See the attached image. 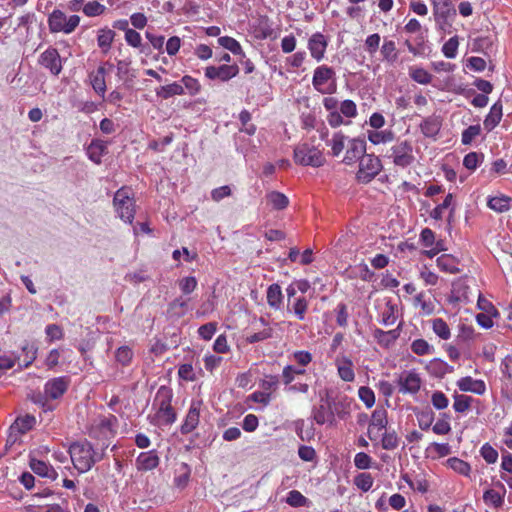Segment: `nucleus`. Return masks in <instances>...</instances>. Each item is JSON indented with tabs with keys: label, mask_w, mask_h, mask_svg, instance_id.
Returning <instances> with one entry per match:
<instances>
[{
	"label": "nucleus",
	"mask_w": 512,
	"mask_h": 512,
	"mask_svg": "<svg viewBox=\"0 0 512 512\" xmlns=\"http://www.w3.org/2000/svg\"><path fill=\"white\" fill-rule=\"evenodd\" d=\"M69 454L75 469L79 473H85L103 459L104 450L98 452L89 441L83 440L73 442L69 447Z\"/></svg>",
	"instance_id": "obj_1"
},
{
	"label": "nucleus",
	"mask_w": 512,
	"mask_h": 512,
	"mask_svg": "<svg viewBox=\"0 0 512 512\" xmlns=\"http://www.w3.org/2000/svg\"><path fill=\"white\" fill-rule=\"evenodd\" d=\"M312 84L321 94H334L337 91L336 74L333 68L326 65L318 66L314 70Z\"/></svg>",
	"instance_id": "obj_2"
},
{
	"label": "nucleus",
	"mask_w": 512,
	"mask_h": 512,
	"mask_svg": "<svg viewBox=\"0 0 512 512\" xmlns=\"http://www.w3.org/2000/svg\"><path fill=\"white\" fill-rule=\"evenodd\" d=\"M113 204L120 219L132 224L136 210L135 201L130 197L128 188L122 187L116 191Z\"/></svg>",
	"instance_id": "obj_3"
},
{
	"label": "nucleus",
	"mask_w": 512,
	"mask_h": 512,
	"mask_svg": "<svg viewBox=\"0 0 512 512\" xmlns=\"http://www.w3.org/2000/svg\"><path fill=\"white\" fill-rule=\"evenodd\" d=\"M172 390L166 386H161L155 397V403L158 405L157 417L166 425L172 424L176 420V412L171 405Z\"/></svg>",
	"instance_id": "obj_4"
},
{
	"label": "nucleus",
	"mask_w": 512,
	"mask_h": 512,
	"mask_svg": "<svg viewBox=\"0 0 512 512\" xmlns=\"http://www.w3.org/2000/svg\"><path fill=\"white\" fill-rule=\"evenodd\" d=\"M293 156L295 163L302 166L320 167L325 162L322 152L307 143L296 146Z\"/></svg>",
	"instance_id": "obj_5"
},
{
	"label": "nucleus",
	"mask_w": 512,
	"mask_h": 512,
	"mask_svg": "<svg viewBox=\"0 0 512 512\" xmlns=\"http://www.w3.org/2000/svg\"><path fill=\"white\" fill-rule=\"evenodd\" d=\"M80 23L78 15H71L67 18L66 14L61 10H54L48 17L49 30L52 33L63 32L65 34L72 33Z\"/></svg>",
	"instance_id": "obj_6"
},
{
	"label": "nucleus",
	"mask_w": 512,
	"mask_h": 512,
	"mask_svg": "<svg viewBox=\"0 0 512 512\" xmlns=\"http://www.w3.org/2000/svg\"><path fill=\"white\" fill-rule=\"evenodd\" d=\"M381 160L373 154H365L359 162L357 180L367 184L372 181L382 170Z\"/></svg>",
	"instance_id": "obj_7"
},
{
	"label": "nucleus",
	"mask_w": 512,
	"mask_h": 512,
	"mask_svg": "<svg viewBox=\"0 0 512 512\" xmlns=\"http://www.w3.org/2000/svg\"><path fill=\"white\" fill-rule=\"evenodd\" d=\"M386 157L392 159L396 166L402 168L408 167L415 160L412 144L407 140L393 145L390 150L387 151Z\"/></svg>",
	"instance_id": "obj_8"
},
{
	"label": "nucleus",
	"mask_w": 512,
	"mask_h": 512,
	"mask_svg": "<svg viewBox=\"0 0 512 512\" xmlns=\"http://www.w3.org/2000/svg\"><path fill=\"white\" fill-rule=\"evenodd\" d=\"M239 73L237 65H221L218 67L208 66L205 69V76L211 80L219 79L223 82L228 81Z\"/></svg>",
	"instance_id": "obj_9"
},
{
	"label": "nucleus",
	"mask_w": 512,
	"mask_h": 512,
	"mask_svg": "<svg viewBox=\"0 0 512 512\" xmlns=\"http://www.w3.org/2000/svg\"><path fill=\"white\" fill-rule=\"evenodd\" d=\"M39 64L50 70V72L58 76L62 71V62L56 48H48L39 58Z\"/></svg>",
	"instance_id": "obj_10"
},
{
	"label": "nucleus",
	"mask_w": 512,
	"mask_h": 512,
	"mask_svg": "<svg viewBox=\"0 0 512 512\" xmlns=\"http://www.w3.org/2000/svg\"><path fill=\"white\" fill-rule=\"evenodd\" d=\"M366 154V142L360 138H354L349 142L348 149L346 151L343 162L347 165H351L356 161L362 159Z\"/></svg>",
	"instance_id": "obj_11"
},
{
	"label": "nucleus",
	"mask_w": 512,
	"mask_h": 512,
	"mask_svg": "<svg viewBox=\"0 0 512 512\" xmlns=\"http://www.w3.org/2000/svg\"><path fill=\"white\" fill-rule=\"evenodd\" d=\"M399 391L402 393H417L420 390L421 379L415 372H403L398 378Z\"/></svg>",
	"instance_id": "obj_12"
},
{
	"label": "nucleus",
	"mask_w": 512,
	"mask_h": 512,
	"mask_svg": "<svg viewBox=\"0 0 512 512\" xmlns=\"http://www.w3.org/2000/svg\"><path fill=\"white\" fill-rule=\"evenodd\" d=\"M68 386L69 379L67 377H57L45 384L44 391L50 399H58L67 391Z\"/></svg>",
	"instance_id": "obj_13"
},
{
	"label": "nucleus",
	"mask_w": 512,
	"mask_h": 512,
	"mask_svg": "<svg viewBox=\"0 0 512 512\" xmlns=\"http://www.w3.org/2000/svg\"><path fill=\"white\" fill-rule=\"evenodd\" d=\"M327 45L328 43L324 35L319 32L313 34L308 41L311 56L317 61H321L324 58Z\"/></svg>",
	"instance_id": "obj_14"
},
{
	"label": "nucleus",
	"mask_w": 512,
	"mask_h": 512,
	"mask_svg": "<svg viewBox=\"0 0 512 512\" xmlns=\"http://www.w3.org/2000/svg\"><path fill=\"white\" fill-rule=\"evenodd\" d=\"M200 404V402H192L185 421L180 429L182 434H189L198 426L200 418Z\"/></svg>",
	"instance_id": "obj_15"
},
{
	"label": "nucleus",
	"mask_w": 512,
	"mask_h": 512,
	"mask_svg": "<svg viewBox=\"0 0 512 512\" xmlns=\"http://www.w3.org/2000/svg\"><path fill=\"white\" fill-rule=\"evenodd\" d=\"M159 465V457L155 450L142 452L136 458V467L139 471H150Z\"/></svg>",
	"instance_id": "obj_16"
},
{
	"label": "nucleus",
	"mask_w": 512,
	"mask_h": 512,
	"mask_svg": "<svg viewBox=\"0 0 512 512\" xmlns=\"http://www.w3.org/2000/svg\"><path fill=\"white\" fill-rule=\"evenodd\" d=\"M432 2L435 19L453 18L456 16V10L451 0H433Z\"/></svg>",
	"instance_id": "obj_17"
},
{
	"label": "nucleus",
	"mask_w": 512,
	"mask_h": 512,
	"mask_svg": "<svg viewBox=\"0 0 512 512\" xmlns=\"http://www.w3.org/2000/svg\"><path fill=\"white\" fill-rule=\"evenodd\" d=\"M107 70L104 65H101L97 70L90 74V82L94 91L101 97H104L106 92L105 75Z\"/></svg>",
	"instance_id": "obj_18"
},
{
	"label": "nucleus",
	"mask_w": 512,
	"mask_h": 512,
	"mask_svg": "<svg viewBox=\"0 0 512 512\" xmlns=\"http://www.w3.org/2000/svg\"><path fill=\"white\" fill-rule=\"evenodd\" d=\"M29 466L35 474L41 477H45L51 480H55L57 478L58 474L55 469L44 461L31 458Z\"/></svg>",
	"instance_id": "obj_19"
},
{
	"label": "nucleus",
	"mask_w": 512,
	"mask_h": 512,
	"mask_svg": "<svg viewBox=\"0 0 512 512\" xmlns=\"http://www.w3.org/2000/svg\"><path fill=\"white\" fill-rule=\"evenodd\" d=\"M503 106L500 100L495 102L492 107L490 108V112L484 119L483 125L484 128L490 132L492 131L501 121Z\"/></svg>",
	"instance_id": "obj_20"
},
{
	"label": "nucleus",
	"mask_w": 512,
	"mask_h": 512,
	"mask_svg": "<svg viewBox=\"0 0 512 512\" xmlns=\"http://www.w3.org/2000/svg\"><path fill=\"white\" fill-rule=\"evenodd\" d=\"M457 386L461 391H470L478 395H482L486 391L485 383L482 380H475L470 376L458 380Z\"/></svg>",
	"instance_id": "obj_21"
},
{
	"label": "nucleus",
	"mask_w": 512,
	"mask_h": 512,
	"mask_svg": "<svg viewBox=\"0 0 512 512\" xmlns=\"http://www.w3.org/2000/svg\"><path fill=\"white\" fill-rule=\"evenodd\" d=\"M442 126V120L439 116H429L420 124L421 132L426 137H435Z\"/></svg>",
	"instance_id": "obj_22"
},
{
	"label": "nucleus",
	"mask_w": 512,
	"mask_h": 512,
	"mask_svg": "<svg viewBox=\"0 0 512 512\" xmlns=\"http://www.w3.org/2000/svg\"><path fill=\"white\" fill-rule=\"evenodd\" d=\"M107 153V143L103 140L94 139L87 148V154L91 161L101 163V158Z\"/></svg>",
	"instance_id": "obj_23"
},
{
	"label": "nucleus",
	"mask_w": 512,
	"mask_h": 512,
	"mask_svg": "<svg viewBox=\"0 0 512 512\" xmlns=\"http://www.w3.org/2000/svg\"><path fill=\"white\" fill-rule=\"evenodd\" d=\"M22 353L17 358L22 362V366L29 367L37 358L38 347L34 342L26 341L21 347Z\"/></svg>",
	"instance_id": "obj_24"
},
{
	"label": "nucleus",
	"mask_w": 512,
	"mask_h": 512,
	"mask_svg": "<svg viewBox=\"0 0 512 512\" xmlns=\"http://www.w3.org/2000/svg\"><path fill=\"white\" fill-rule=\"evenodd\" d=\"M400 330H401L400 326H398V328H396V329L389 330V331H384L382 329H375L374 330V338L377 340V342L381 346L389 347L400 336Z\"/></svg>",
	"instance_id": "obj_25"
},
{
	"label": "nucleus",
	"mask_w": 512,
	"mask_h": 512,
	"mask_svg": "<svg viewBox=\"0 0 512 512\" xmlns=\"http://www.w3.org/2000/svg\"><path fill=\"white\" fill-rule=\"evenodd\" d=\"M35 423L36 419L32 415L27 414L25 416L18 417L10 427L11 433L17 431L20 434H25L34 427ZM11 436L12 434H10V437Z\"/></svg>",
	"instance_id": "obj_26"
},
{
	"label": "nucleus",
	"mask_w": 512,
	"mask_h": 512,
	"mask_svg": "<svg viewBox=\"0 0 512 512\" xmlns=\"http://www.w3.org/2000/svg\"><path fill=\"white\" fill-rule=\"evenodd\" d=\"M436 263L438 268L444 272L451 274H457L460 272L456 258L449 254H444L438 257Z\"/></svg>",
	"instance_id": "obj_27"
},
{
	"label": "nucleus",
	"mask_w": 512,
	"mask_h": 512,
	"mask_svg": "<svg viewBox=\"0 0 512 512\" xmlns=\"http://www.w3.org/2000/svg\"><path fill=\"white\" fill-rule=\"evenodd\" d=\"M283 294L279 284H271L267 289V303L273 309H279L282 304Z\"/></svg>",
	"instance_id": "obj_28"
},
{
	"label": "nucleus",
	"mask_w": 512,
	"mask_h": 512,
	"mask_svg": "<svg viewBox=\"0 0 512 512\" xmlns=\"http://www.w3.org/2000/svg\"><path fill=\"white\" fill-rule=\"evenodd\" d=\"M338 374L343 381L352 382L355 378L352 361L344 357L341 362L337 361Z\"/></svg>",
	"instance_id": "obj_29"
},
{
	"label": "nucleus",
	"mask_w": 512,
	"mask_h": 512,
	"mask_svg": "<svg viewBox=\"0 0 512 512\" xmlns=\"http://www.w3.org/2000/svg\"><path fill=\"white\" fill-rule=\"evenodd\" d=\"M115 35V32L111 29H100L98 31L97 43L104 54L110 50Z\"/></svg>",
	"instance_id": "obj_30"
},
{
	"label": "nucleus",
	"mask_w": 512,
	"mask_h": 512,
	"mask_svg": "<svg viewBox=\"0 0 512 512\" xmlns=\"http://www.w3.org/2000/svg\"><path fill=\"white\" fill-rule=\"evenodd\" d=\"M268 203L275 210H283L289 205V199L286 195L278 191H271L266 195Z\"/></svg>",
	"instance_id": "obj_31"
},
{
	"label": "nucleus",
	"mask_w": 512,
	"mask_h": 512,
	"mask_svg": "<svg viewBox=\"0 0 512 512\" xmlns=\"http://www.w3.org/2000/svg\"><path fill=\"white\" fill-rule=\"evenodd\" d=\"M313 418L317 424L323 425L326 422H332L334 420V413L329 406L321 404L314 409Z\"/></svg>",
	"instance_id": "obj_32"
},
{
	"label": "nucleus",
	"mask_w": 512,
	"mask_h": 512,
	"mask_svg": "<svg viewBox=\"0 0 512 512\" xmlns=\"http://www.w3.org/2000/svg\"><path fill=\"white\" fill-rule=\"evenodd\" d=\"M184 94V88L181 84L174 82L165 86H161L156 90V95L163 99H168L175 95Z\"/></svg>",
	"instance_id": "obj_33"
},
{
	"label": "nucleus",
	"mask_w": 512,
	"mask_h": 512,
	"mask_svg": "<svg viewBox=\"0 0 512 512\" xmlns=\"http://www.w3.org/2000/svg\"><path fill=\"white\" fill-rule=\"evenodd\" d=\"M218 44L220 46H222L223 48L232 52L234 55H241L243 58H245V54L242 50L241 45L234 38L229 37V36L219 37Z\"/></svg>",
	"instance_id": "obj_34"
},
{
	"label": "nucleus",
	"mask_w": 512,
	"mask_h": 512,
	"mask_svg": "<svg viewBox=\"0 0 512 512\" xmlns=\"http://www.w3.org/2000/svg\"><path fill=\"white\" fill-rule=\"evenodd\" d=\"M188 309V303L182 297L174 299L168 308V313L172 317L181 318L185 315Z\"/></svg>",
	"instance_id": "obj_35"
},
{
	"label": "nucleus",
	"mask_w": 512,
	"mask_h": 512,
	"mask_svg": "<svg viewBox=\"0 0 512 512\" xmlns=\"http://www.w3.org/2000/svg\"><path fill=\"white\" fill-rule=\"evenodd\" d=\"M432 329L443 340H447L451 336L450 328L442 318H436L432 321Z\"/></svg>",
	"instance_id": "obj_36"
},
{
	"label": "nucleus",
	"mask_w": 512,
	"mask_h": 512,
	"mask_svg": "<svg viewBox=\"0 0 512 512\" xmlns=\"http://www.w3.org/2000/svg\"><path fill=\"white\" fill-rule=\"evenodd\" d=\"M387 424V411L384 408H376L372 413L370 426L383 429L386 428Z\"/></svg>",
	"instance_id": "obj_37"
},
{
	"label": "nucleus",
	"mask_w": 512,
	"mask_h": 512,
	"mask_svg": "<svg viewBox=\"0 0 512 512\" xmlns=\"http://www.w3.org/2000/svg\"><path fill=\"white\" fill-rule=\"evenodd\" d=\"M447 463L451 469L461 475L468 476L471 471L470 465L457 457L449 458Z\"/></svg>",
	"instance_id": "obj_38"
},
{
	"label": "nucleus",
	"mask_w": 512,
	"mask_h": 512,
	"mask_svg": "<svg viewBox=\"0 0 512 512\" xmlns=\"http://www.w3.org/2000/svg\"><path fill=\"white\" fill-rule=\"evenodd\" d=\"M510 198L506 196L492 197L488 201V206L497 212H505L510 208Z\"/></svg>",
	"instance_id": "obj_39"
},
{
	"label": "nucleus",
	"mask_w": 512,
	"mask_h": 512,
	"mask_svg": "<svg viewBox=\"0 0 512 512\" xmlns=\"http://www.w3.org/2000/svg\"><path fill=\"white\" fill-rule=\"evenodd\" d=\"M409 75L419 84L427 85L432 81V75L423 68H412Z\"/></svg>",
	"instance_id": "obj_40"
},
{
	"label": "nucleus",
	"mask_w": 512,
	"mask_h": 512,
	"mask_svg": "<svg viewBox=\"0 0 512 512\" xmlns=\"http://www.w3.org/2000/svg\"><path fill=\"white\" fill-rule=\"evenodd\" d=\"M381 54L383 55V58L389 62L396 61L398 55L395 42L392 40H385L381 47Z\"/></svg>",
	"instance_id": "obj_41"
},
{
	"label": "nucleus",
	"mask_w": 512,
	"mask_h": 512,
	"mask_svg": "<svg viewBox=\"0 0 512 512\" xmlns=\"http://www.w3.org/2000/svg\"><path fill=\"white\" fill-rule=\"evenodd\" d=\"M472 401L473 398L470 396L455 394L453 408L456 412L463 413L470 408Z\"/></svg>",
	"instance_id": "obj_42"
},
{
	"label": "nucleus",
	"mask_w": 512,
	"mask_h": 512,
	"mask_svg": "<svg viewBox=\"0 0 512 512\" xmlns=\"http://www.w3.org/2000/svg\"><path fill=\"white\" fill-rule=\"evenodd\" d=\"M368 139L373 144L386 143L394 139V133L392 131H374L369 133Z\"/></svg>",
	"instance_id": "obj_43"
},
{
	"label": "nucleus",
	"mask_w": 512,
	"mask_h": 512,
	"mask_svg": "<svg viewBox=\"0 0 512 512\" xmlns=\"http://www.w3.org/2000/svg\"><path fill=\"white\" fill-rule=\"evenodd\" d=\"M483 499L486 503L492 504L495 508L501 507L504 503V495L493 489L485 491Z\"/></svg>",
	"instance_id": "obj_44"
},
{
	"label": "nucleus",
	"mask_w": 512,
	"mask_h": 512,
	"mask_svg": "<svg viewBox=\"0 0 512 512\" xmlns=\"http://www.w3.org/2000/svg\"><path fill=\"white\" fill-rule=\"evenodd\" d=\"M354 482L360 490L367 492L371 489L374 480L370 473H360L355 477Z\"/></svg>",
	"instance_id": "obj_45"
},
{
	"label": "nucleus",
	"mask_w": 512,
	"mask_h": 512,
	"mask_svg": "<svg viewBox=\"0 0 512 512\" xmlns=\"http://www.w3.org/2000/svg\"><path fill=\"white\" fill-rule=\"evenodd\" d=\"M105 9V6L97 1L88 2L82 8L83 13L88 17L99 16L104 13Z\"/></svg>",
	"instance_id": "obj_46"
},
{
	"label": "nucleus",
	"mask_w": 512,
	"mask_h": 512,
	"mask_svg": "<svg viewBox=\"0 0 512 512\" xmlns=\"http://www.w3.org/2000/svg\"><path fill=\"white\" fill-rule=\"evenodd\" d=\"M411 350L413 353L419 356L427 355L431 353L432 347L425 339H416L411 344Z\"/></svg>",
	"instance_id": "obj_47"
},
{
	"label": "nucleus",
	"mask_w": 512,
	"mask_h": 512,
	"mask_svg": "<svg viewBox=\"0 0 512 512\" xmlns=\"http://www.w3.org/2000/svg\"><path fill=\"white\" fill-rule=\"evenodd\" d=\"M398 444H399V438L395 431L384 433L382 440H381V445H382L383 449L393 450V449L397 448Z\"/></svg>",
	"instance_id": "obj_48"
},
{
	"label": "nucleus",
	"mask_w": 512,
	"mask_h": 512,
	"mask_svg": "<svg viewBox=\"0 0 512 512\" xmlns=\"http://www.w3.org/2000/svg\"><path fill=\"white\" fill-rule=\"evenodd\" d=\"M480 133H481V127L479 124L469 126L462 132V138H461L462 144H464V145L471 144L472 141L475 139V137L480 135Z\"/></svg>",
	"instance_id": "obj_49"
},
{
	"label": "nucleus",
	"mask_w": 512,
	"mask_h": 512,
	"mask_svg": "<svg viewBox=\"0 0 512 512\" xmlns=\"http://www.w3.org/2000/svg\"><path fill=\"white\" fill-rule=\"evenodd\" d=\"M239 120L242 124V131L247 133L248 135H253L256 131V126L251 124V114L247 110H243L239 114Z\"/></svg>",
	"instance_id": "obj_50"
},
{
	"label": "nucleus",
	"mask_w": 512,
	"mask_h": 512,
	"mask_svg": "<svg viewBox=\"0 0 512 512\" xmlns=\"http://www.w3.org/2000/svg\"><path fill=\"white\" fill-rule=\"evenodd\" d=\"M416 45H412L409 40L405 41V45L407 46L410 53H412L414 56L423 55L425 51V39L424 36L421 34L416 37L415 39Z\"/></svg>",
	"instance_id": "obj_51"
},
{
	"label": "nucleus",
	"mask_w": 512,
	"mask_h": 512,
	"mask_svg": "<svg viewBox=\"0 0 512 512\" xmlns=\"http://www.w3.org/2000/svg\"><path fill=\"white\" fill-rule=\"evenodd\" d=\"M459 46L458 37L454 36L444 43L442 52L447 58H455Z\"/></svg>",
	"instance_id": "obj_52"
},
{
	"label": "nucleus",
	"mask_w": 512,
	"mask_h": 512,
	"mask_svg": "<svg viewBox=\"0 0 512 512\" xmlns=\"http://www.w3.org/2000/svg\"><path fill=\"white\" fill-rule=\"evenodd\" d=\"M272 335H273V329L270 327H266L262 331H259L257 333H253V334L247 336L246 342L250 343V344L261 342V341L271 338Z\"/></svg>",
	"instance_id": "obj_53"
},
{
	"label": "nucleus",
	"mask_w": 512,
	"mask_h": 512,
	"mask_svg": "<svg viewBox=\"0 0 512 512\" xmlns=\"http://www.w3.org/2000/svg\"><path fill=\"white\" fill-rule=\"evenodd\" d=\"M133 357V352L128 346H122L117 349L115 353V358L117 362L122 364L123 366L128 365Z\"/></svg>",
	"instance_id": "obj_54"
},
{
	"label": "nucleus",
	"mask_w": 512,
	"mask_h": 512,
	"mask_svg": "<svg viewBox=\"0 0 512 512\" xmlns=\"http://www.w3.org/2000/svg\"><path fill=\"white\" fill-rule=\"evenodd\" d=\"M286 502L292 507H302L307 503V498L303 496L299 491L292 490L288 493Z\"/></svg>",
	"instance_id": "obj_55"
},
{
	"label": "nucleus",
	"mask_w": 512,
	"mask_h": 512,
	"mask_svg": "<svg viewBox=\"0 0 512 512\" xmlns=\"http://www.w3.org/2000/svg\"><path fill=\"white\" fill-rule=\"evenodd\" d=\"M484 156L481 153L470 152L463 159V165L468 170H475L480 162L483 160Z\"/></svg>",
	"instance_id": "obj_56"
},
{
	"label": "nucleus",
	"mask_w": 512,
	"mask_h": 512,
	"mask_svg": "<svg viewBox=\"0 0 512 512\" xmlns=\"http://www.w3.org/2000/svg\"><path fill=\"white\" fill-rule=\"evenodd\" d=\"M307 309L308 302L305 297H299L296 299L292 306V310L299 320H304Z\"/></svg>",
	"instance_id": "obj_57"
},
{
	"label": "nucleus",
	"mask_w": 512,
	"mask_h": 512,
	"mask_svg": "<svg viewBox=\"0 0 512 512\" xmlns=\"http://www.w3.org/2000/svg\"><path fill=\"white\" fill-rule=\"evenodd\" d=\"M345 136L341 133H335L331 140V153L333 156H338L344 149Z\"/></svg>",
	"instance_id": "obj_58"
},
{
	"label": "nucleus",
	"mask_w": 512,
	"mask_h": 512,
	"mask_svg": "<svg viewBox=\"0 0 512 512\" xmlns=\"http://www.w3.org/2000/svg\"><path fill=\"white\" fill-rule=\"evenodd\" d=\"M359 398L365 403L368 408H371L375 403V394L372 389L362 386L358 390Z\"/></svg>",
	"instance_id": "obj_59"
},
{
	"label": "nucleus",
	"mask_w": 512,
	"mask_h": 512,
	"mask_svg": "<svg viewBox=\"0 0 512 512\" xmlns=\"http://www.w3.org/2000/svg\"><path fill=\"white\" fill-rule=\"evenodd\" d=\"M452 199H453V196L452 194H448L444 201L439 204L438 206H436L431 212H430V216L435 219V220H440L442 219V214H443V211L445 209H447L450 205H451V202H452Z\"/></svg>",
	"instance_id": "obj_60"
},
{
	"label": "nucleus",
	"mask_w": 512,
	"mask_h": 512,
	"mask_svg": "<svg viewBox=\"0 0 512 512\" xmlns=\"http://www.w3.org/2000/svg\"><path fill=\"white\" fill-rule=\"evenodd\" d=\"M480 453L484 460L489 464L495 463L498 459V452L488 443L481 447Z\"/></svg>",
	"instance_id": "obj_61"
},
{
	"label": "nucleus",
	"mask_w": 512,
	"mask_h": 512,
	"mask_svg": "<svg viewBox=\"0 0 512 512\" xmlns=\"http://www.w3.org/2000/svg\"><path fill=\"white\" fill-rule=\"evenodd\" d=\"M181 82L183 83L185 88L189 91L190 95H196L201 89V85L199 84L198 80L191 76H188V75L183 76L181 79Z\"/></svg>",
	"instance_id": "obj_62"
},
{
	"label": "nucleus",
	"mask_w": 512,
	"mask_h": 512,
	"mask_svg": "<svg viewBox=\"0 0 512 512\" xmlns=\"http://www.w3.org/2000/svg\"><path fill=\"white\" fill-rule=\"evenodd\" d=\"M217 329V324L215 322H209L199 327L198 333L199 336L208 341L210 340L213 335L215 334Z\"/></svg>",
	"instance_id": "obj_63"
},
{
	"label": "nucleus",
	"mask_w": 512,
	"mask_h": 512,
	"mask_svg": "<svg viewBox=\"0 0 512 512\" xmlns=\"http://www.w3.org/2000/svg\"><path fill=\"white\" fill-rule=\"evenodd\" d=\"M431 402H432V405L438 410L445 409L449 403L448 398L441 391H435L432 394Z\"/></svg>",
	"instance_id": "obj_64"
}]
</instances>
